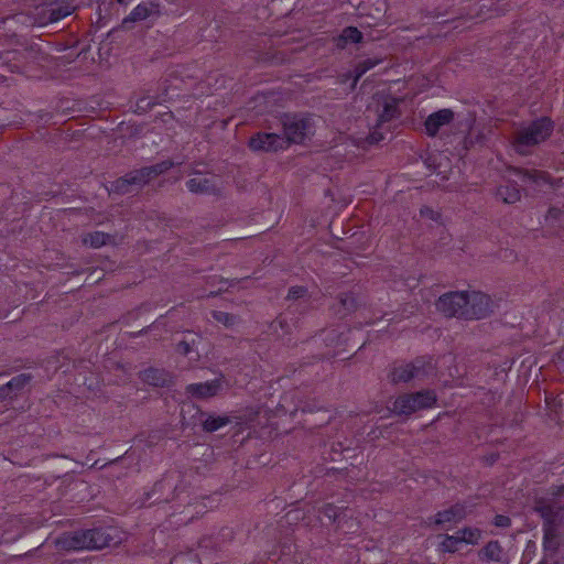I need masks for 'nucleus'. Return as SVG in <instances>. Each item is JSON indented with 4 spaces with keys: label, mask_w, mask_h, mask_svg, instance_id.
<instances>
[{
    "label": "nucleus",
    "mask_w": 564,
    "mask_h": 564,
    "mask_svg": "<svg viewBox=\"0 0 564 564\" xmlns=\"http://www.w3.org/2000/svg\"><path fill=\"white\" fill-rule=\"evenodd\" d=\"M191 177L186 182L187 189L193 194H213L217 195L220 192L216 183V176H204L202 172L194 170L189 173Z\"/></svg>",
    "instance_id": "obj_15"
},
{
    "label": "nucleus",
    "mask_w": 564,
    "mask_h": 564,
    "mask_svg": "<svg viewBox=\"0 0 564 564\" xmlns=\"http://www.w3.org/2000/svg\"><path fill=\"white\" fill-rule=\"evenodd\" d=\"M467 511L465 503L456 502L449 508L438 511L433 517L427 519L429 525L437 528L443 527L445 523H457L466 518Z\"/></svg>",
    "instance_id": "obj_16"
},
{
    "label": "nucleus",
    "mask_w": 564,
    "mask_h": 564,
    "mask_svg": "<svg viewBox=\"0 0 564 564\" xmlns=\"http://www.w3.org/2000/svg\"><path fill=\"white\" fill-rule=\"evenodd\" d=\"M562 215V210L560 208H550L547 213L549 218H558Z\"/></svg>",
    "instance_id": "obj_45"
},
{
    "label": "nucleus",
    "mask_w": 564,
    "mask_h": 564,
    "mask_svg": "<svg viewBox=\"0 0 564 564\" xmlns=\"http://www.w3.org/2000/svg\"><path fill=\"white\" fill-rule=\"evenodd\" d=\"M380 63V59L366 58L360 61L354 68V80L351 83L350 88L355 89L358 80L366 74L369 69L373 68L377 64Z\"/></svg>",
    "instance_id": "obj_30"
},
{
    "label": "nucleus",
    "mask_w": 564,
    "mask_h": 564,
    "mask_svg": "<svg viewBox=\"0 0 564 564\" xmlns=\"http://www.w3.org/2000/svg\"><path fill=\"white\" fill-rule=\"evenodd\" d=\"M468 304L467 291L447 292L438 297L435 303L436 310L446 317L465 319V308Z\"/></svg>",
    "instance_id": "obj_11"
},
{
    "label": "nucleus",
    "mask_w": 564,
    "mask_h": 564,
    "mask_svg": "<svg viewBox=\"0 0 564 564\" xmlns=\"http://www.w3.org/2000/svg\"><path fill=\"white\" fill-rule=\"evenodd\" d=\"M463 543L477 544L481 538V530L478 528L465 527L457 531Z\"/></svg>",
    "instance_id": "obj_33"
},
{
    "label": "nucleus",
    "mask_w": 564,
    "mask_h": 564,
    "mask_svg": "<svg viewBox=\"0 0 564 564\" xmlns=\"http://www.w3.org/2000/svg\"><path fill=\"white\" fill-rule=\"evenodd\" d=\"M199 339L198 335L186 332L184 338L176 344L175 350L183 356H188Z\"/></svg>",
    "instance_id": "obj_28"
},
{
    "label": "nucleus",
    "mask_w": 564,
    "mask_h": 564,
    "mask_svg": "<svg viewBox=\"0 0 564 564\" xmlns=\"http://www.w3.org/2000/svg\"><path fill=\"white\" fill-rule=\"evenodd\" d=\"M436 400V394L433 390L402 393L394 400L392 412L399 416L409 417L416 411L432 408Z\"/></svg>",
    "instance_id": "obj_8"
},
{
    "label": "nucleus",
    "mask_w": 564,
    "mask_h": 564,
    "mask_svg": "<svg viewBox=\"0 0 564 564\" xmlns=\"http://www.w3.org/2000/svg\"><path fill=\"white\" fill-rule=\"evenodd\" d=\"M495 311V303L489 295L482 292H468V304L465 308V319H481Z\"/></svg>",
    "instance_id": "obj_12"
},
{
    "label": "nucleus",
    "mask_w": 564,
    "mask_h": 564,
    "mask_svg": "<svg viewBox=\"0 0 564 564\" xmlns=\"http://www.w3.org/2000/svg\"><path fill=\"white\" fill-rule=\"evenodd\" d=\"M421 215L422 216H426L430 219L435 220V221H437L440 219V217H441V215L437 212H434L430 207L421 208Z\"/></svg>",
    "instance_id": "obj_42"
},
{
    "label": "nucleus",
    "mask_w": 564,
    "mask_h": 564,
    "mask_svg": "<svg viewBox=\"0 0 564 564\" xmlns=\"http://www.w3.org/2000/svg\"><path fill=\"white\" fill-rule=\"evenodd\" d=\"M478 558L482 562H495L500 564H509V557L497 540L489 541L478 551Z\"/></svg>",
    "instance_id": "obj_19"
},
{
    "label": "nucleus",
    "mask_w": 564,
    "mask_h": 564,
    "mask_svg": "<svg viewBox=\"0 0 564 564\" xmlns=\"http://www.w3.org/2000/svg\"><path fill=\"white\" fill-rule=\"evenodd\" d=\"M482 140H484V135L481 133H478L477 135H473L471 133H469L464 139V145L466 149H469V148L474 147L476 143H481Z\"/></svg>",
    "instance_id": "obj_40"
},
{
    "label": "nucleus",
    "mask_w": 564,
    "mask_h": 564,
    "mask_svg": "<svg viewBox=\"0 0 564 564\" xmlns=\"http://www.w3.org/2000/svg\"><path fill=\"white\" fill-rule=\"evenodd\" d=\"M533 511L543 520L544 556L539 564H564V539L560 533L564 522V488L535 498Z\"/></svg>",
    "instance_id": "obj_1"
},
{
    "label": "nucleus",
    "mask_w": 564,
    "mask_h": 564,
    "mask_svg": "<svg viewBox=\"0 0 564 564\" xmlns=\"http://www.w3.org/2000/svg\"><path fill=\"white\" fill-rule=\"evenodd\" d=\"M364 40L362 33L355 26H346L341 33L335 39L336 46L340 50L347 47L348 44L361 43Z\"/></svg>",
    "instance_id": "obj_24"
},
{
    "label": "nucleus",
    "mask_w": 564,
    "mask_h": 564,
    "mask_svg": "<svg viewBox=\"0 0 564 564\" xmlns=\"http://www.w3.org/2000/svg\"><path fill=\"white\" fill-rule=\"evenodd\" d=\"M312 308V297L299 302H291L288 304L285 311L276 317L273 324L279 325L284 334H291L293 329L301 327V317L307 314Z\"/></svg>",
    "instance_id": "obj_10"
},
{
    "label": "nucleus",
    "mask_w": 564,
    "mask_h": 564,
    "mask_svg": "<svg viewBox=\"0 0 564 564\" xmlns=\"http://www.w3.org/2000/svg\"><path fill=\"white\" fill-rule=\"evenodd\" d=\"M455 113L452 109L444 108L431 113L424 121L425 132L429 137H436L438 131L454 120Z\"/></svg>",
    "instance_id": "obj_17"
},
{
    "label": "nucleus",
    "mask_w": 564,
    "mask_h": 564,
    "mask_svg": "<svg viewBox=\"0 0 564 564\" xmlns=\"http://www.w3.org/2000/svg\"><path fill=\"white\" fill-rule=\"evenodd\" d=\"M519 174L522 177V181H530L535 184L541 183H549L552 187L555 186L550 181V175L546 172L543 171H536V170H519Z\"/></svg>",
    "instance_id": "obj_29"
},
{
    "label": "nucleus",
    "mask_w": 564,
    "mask_h": 564,
    "mask_svg": "<svg viewBox=\"0 0 564 564\" xmlns=\"http://www.w3.org/2000/svg\"><path fill=\"white\" fill-rule=\"evenodd\" d=\"M459 535L444 534L443 541L438 544V551L442 553H456L462 544Z\"/></svg>",
    "instance_id": "obj_31"
},
{
    "label": "nucleus",
    "mask_w": 564,
    "mask_h": 564,
    "mask_svg": "<svg viewBox=\"0 0 564 564\" xmlns=\"http://www.w3.org/2000/svg\"><path fill=\"white\" fill-rule=\"evenodd\" d=\"M212 317L226 327H232L238 321L236 315L223 311H213Z\"/></svg>",
    "instance_id": "obj_35"
},
{
    "label": "nucleus",
    "mask_w": 564,
    "mask_h": 564,
    "mask_svg": "<svg viewBox=\"0 0 564 564\" xmlns=\"http://www.w3.org/2000/svg\"><path fill=\"white\" fill-rule=\"evenodd\" d=\"M321 336L326 346L336 347L339 345L341 335L336 329L323 330Z\"/></svg>",
    "instance_id": "obj_37"
},
{
    "label": "nucleus",
    "mask_w": 564,
    "mask_h": 564,
    "mask_svg": "<svg viewBox=\"0 0 564 564\" xmlns=\"http://www.w3.org/2000/svg\"><path fill=\"white\" fill-rule=\"evenodd\" d=\"M117 2L120 3V4H124L126 0H117Z\"/></svg>",
    "instance_id": "obj_47"
},
{
    "label": "nucleus",
    "mask_w": 564,
    "mask_h": 564,
    "mask_svg": "<svg viewBox=\"0 0 564 564\" xmlns=\"http://www.w3.org/2000/svg\"><path fill=\"white\" fill-rule=\"evenodd\" d=\"M151 13L152 9L148 3H140L122 20L121 28L130 30L132 23L145 20Z\"/></svg>",
    "instance_id": "obj_26"
},
{
    "label": "nucleus",
    "mask_w": 564,
    "mask_h": 564,
    "mask_svg": "<svg viewBox=\"0 0 564 564\" xmlns=\"http://www.w3.org/2000/svg\"><path fill=\"white\" fill-rule=\"evenodd\" d=\"M344 78L341 79V83H346L348 79H352L354 80V72H348L347 74H345L343 76Z\"/></svg>",
    "instance_id": "obj_46"
},
{
    "label": "nucleus",
    "mask_w": 564,
    "mask_h": 564,
    "mask_svg": "<svg viewBox=\"0 0 564 564\" xmlns=\"http://www.w3.org/2000/svg\"><path fill=\"white\" fill-rule=\"evenodd\" d=\"M223 383L221 378L206 382L191 383L186 387L185 391L193 398L207 399L217 395L223 388Z\"/></svg>",
    "instance_id": "obj_18"
},
{
    "label": "nucleus",
    "mask_w": 564,
    "mask_h": 564,
    "mask_svg": "<svg viewBox=\"0 0 564 564\" xmlns=\"http://www.w3.org/2000/svg\"><path fill=\"white\" fill-rule=\"evenodd\" d=\"M119 542L118 532L111 527L82 529L63 533L56 546L64 551L100 550Z\"/></svg>",
    "instance_id": "obj_2"
},
{
    "label": "nucleus",
    "mask_w": 564,
    "mask_h": 564,
    "mask_svg": "<svg viewBox=\"0 0 564 564\" xmlns=\"http://www.w3.org/2000/svg\"><path fill=\"white\" fill-rule=\"evenodd\" d=\"M40 50L35 45L8 50L0 53V68L10 73L25 74L32 63L39 61Z\"/></svg>",
    "instance_id": "obj_9"
},
{
    "label": "nucleus",
    "mask_w": 564,
    "mask_h": 564,
    "mask_svg": "<svg viewBox=\"0 0 564 564\" xmlns=\"http://www.w3.org/2000/svg\"><path fill=\"white\" fill-rule=\"evenodd\" d=\"M280 123L283 131L281 135L286 141V148L291 143H303L314 134V120L310 113H283Z\"/></svg>",
    "instance_id": "obj_5"
},
{
    "label": "nucleus",
    "mask_w": 564,
    "mask_h": 564,
    "mask_svg": "<svg viewBox=\"0 0 564 564\" xmlns=\"http://www.w3.org/2000/svg\"><path fill=\"white\" fill-rule=\"evenodd\" d=\"M111 239V236L109 234H105L102 231H94L88 234L84 239L83 242L85 245H88L91 248H100L105 245H107Z\"/></svg>",
    "instance_id": "obj_32"
},
{
    "label": "nucleus",
    "mask_w": 564,
    "mask_h": 564,
    "mask_svg": "<svg viewBox=\"0 0 564 564\" xmlns=\"http://www.w3.org/2000/svg\"><path fill=\"white\" fill-rule=\"evenodd\" d=\"M435 365L430 356H420L408 364L394 365L389 373V379L393 384L406 383L413 379L424 380L434 376Z\"/></svg>",
    "instance_id": "obj_6"
},
{
    "label": "nucleus",
    "mask_w": 564,
    "mask_h": 564,
    "mask_svg": "<svg viewBox=\"0 0 564 564\" xmlns=\"http://www.w3.org/2000/svg\"><path fill=\"white\" fill-rule=\"evenodd\" d=\"M496 196L506 204H514L520 200L521 193L516 182L508 181L497 187Z\"/></svg>",
    "instance_id": "obj_23"
},
{
    "label": "nucleus",
    "mask_w": 564,
    "mask_h": 564,
    "mask_svg": "<svg viewBox=\"0 0 564 564\" xmlns=\"http://www.w3.org/2000/svg\"><path fill=\"white\" fill-rule=\"evenodd\" d=\"M199 421L205 432L212 433L227 425L230 420L227 415H212L206 412H199Z\"/></svg>",
    "instance_id": "obj_25"
},
{
    "label": "nucleus",
    "mask_w": 564,
    "mask_h": 564,
    "mask_svg": "<svg viewBox=\"0 0 564 564\" xmlns=\"http://www.w3.org/2000/svg\"><path fill=\"white\" fill-rule=\"evenodd\" d=\"M554 122L549 117H540L520 127L512 134V145L520 154H527L533 148L545 141L553 132Z\"/></svg>",
    "instance_id": "obj_4"
},
{
    "label": "nucleus",
    "mask_w": 564,
    "mask_h": 564,
    "mask_svg": "<svg viewBox=\"0 0 564 564\" xmlns=\"http://www.w3.org/2000/svg\"><path fill=\"white\" fill-rule=\"evenodd\" d=\"M74 8L68 4L48 3L40 4L33 8L29 13H18L13 19H18L26 25H46L54 23L72 14Z\"/></svg>",
    "instance_id": "obj_7"
},
{
    "label": "nucleus",
    "mask_w": 564,
    "mask_h": 564,
    "mask_svg": "<svg viewBox=\"0 0 564 564\" xmlns=\"http://www.w3.org/2000/svg\"><path fill=\"white\" fill-rule=\"evenodd\" d=\"M360 304V300L354 292H344L338 294L336 303L333 305V310L335 314L340 317H345L346 315L355 312Z\"/></svg>",
    "instance_id": "obj_20"
},
{
    "label": "nucleus",
    "mask_w": 564,
    "mask_h": 564,
    "mask_svg": "<svg viewBox=\"0 0 564 564\" xmlns=\"http://www.w3.org/2000/svg\"><path fill=\"white\" fill-rule=\"evenodd\" d=\"M14 398L11 394L10 390L7 388L6 384L0 387V403L7 402V401H13Z\"/></svg>",
    "instance_id": "obj_41"
},
{
    "label": "nucleus",
    "mask_w": 564,
    "mask_h": 564,
    "mask_svg": "<svg viewBox=\"0 0 564 564\" xmlns=\"http://www.w3.org/2000/svg\"><path fill=\"white\" fill-rule=\"evenodd\" d=\"M248 145L254 152H278L288 149L286 141L275 132H257L249 139Z\"/></svg>",
    "instance_id": "obj_13"
},
{
    "label": "nucleus",
    "mask_w": 564,
    "mask_h": 564,
    "mask_svg": "<svg viewBox=\"0 0 564 564\" xmlns=\"http://www.w3.org/2000/svg\"><path fill=\"white\" fill-rule=\"evenodd\" d=\"M369 142L370 143H378L379 141H381L383 139L382 134L379 133L378 131H373L369 134Z\"/></svg>",
    "instance_id": "obj_44"
},
{
    "label": "nucleus",
    "mask_w": 564,
    "mask_h": 564,
    "mask_svg": "<svg viewBox=\"0 0 564 564\" xmlns=\"http://www.w3.org/2000/svg\"><path fill=\"white\" fill-rule=\"evenodd\" d=\"M140 378L144 383L153 387H169L172 382L170 372L159 368H147L140 372Z\"/></svg>",
    "instance_id": "obj_21"
},
{
    "label": "nucleus",
    "mask_w": 564,
    "mask_h": 564,
    "mask_svg": "<svg viewBox=\"0 0 564 564\" xmlns=\"http://www.w3.org/2000/svg\"><path fill=\"white\" fill-rule=\"evenodd\" d=\"M32 379L33 376L31 373H20L13 377L10 381H8L6 386L10 390L13 398L17 399L20 394H22V392L24 391L26 386L30 384Z\"/></svg>",
    "instance_id": "obj_27"
},
{
    "label": "nucleus",
    "mask_w": 564,
    "mask_h": 564,
    "mask_svg": "<svg viewBox=\"0 0 564 564\" xmlns=\"http://www.w3.org/2000/svg\"><path fill=\"white\" fill-rule=\"evenodd\" d=\"M311 297L312 295L306 286L295 285L289 289L285 301L289 304L291 302H299Z\"/></svg>",
    "instance_id": "obj_34"
},
{
    "label": "nucleus",
    "mask_w": 564,
    "mask_h": 564,
    "mask_svg": "<svg viewBox=\"0 0 564 564\" xmlns=\"http://www.w3.org/2000/svg\"><path fill=\"white\" fill-rule=\"evenodd\" d=\"M401 115L399 109V99L389 98L387 99L381 110L378 112V127H381L386 122H390L393 119L399 118Z\"/></svg>",
    "instance_id": "obj_22"
},
{
    "label": "nucleus",
    "mask_w": 564,
    "mask_h": 564,
    "mask_svg": "<svg viewBox=\"0 0 564 564\" xmlns=\"http://www.w3.org/2000/svg\"><path fill=\"white\" fill-rule=\"evenodd\" d=\"M494 525L497 528H509L511 525V519L505 514H497L492 520Z\"/></svg>",
    "instance_id": "obj_39"
},
{
    "label": "nucleus",
    "mask_w": 564,
    "mask_h": 564,
    "mask_svg": "<svg viewBox=\"0 0 564 564\" xmlns=\"http://www.w3.org/2000/svg\"><path fill=\"white\" fill-rule=\"evenodd\" d=\"M184 487L174 485L170 477L165 476L160 481H156L150 492L147 494V499L150 500L152 497L160 494L154 498L153 502H169L171 500L178 499L183 492Z\"/></svg>",
    "instance_id": "obj_14"
},
{
    "label": "nucleus",
    "mask_w": 564,
    "mask_h": 564,
    "mask_svg": "<svg viewBox=\"0 0 564 564\" xmlns=\"http://www.w3.org/2000/svg\"><path fill=\"white\" fill-rule=\"evenodd\" d=\"M156 101H154L151 97L144 96L138 99L137 107L139 110L148 111L150 110Z\"/></svg>",
    "instance_id": "obj_38"
},
{
    "label": "nucleus",
    "mask_w": 564,
    "mask_h": 564,
    "mask_svg": "<svg viewBox=\"0 0 564 564\" xmlns=\"http://www.w3.org/2000/svg\"><path fill=\"white\" fill-rule=\"evenodd\" d=\"M536 544L533 541H529L523 553L522 560H531L532 554L535 552Z\"/></svg>",
    "instance_id": "obj_43"
},
{
    "label": "nucleus",
    "mask_w": 564,
    "mask_h": 564,
    "mask_svg": "<svg viewBox=\"0 0 564 564\" xmlns=\"http://www.w3.org/2000/svg\"><path fill=\"white\" fill-rule=\"evenodd\" d=\"M323 518H326L330 523L335 522L339 516V508L333 503H325L318 510Z\"/></svg>",
    "instance_id": "obj_36"
},
{
    "label": "nucleus",
    "mask_w": 564,
    "mask_h": 564,
    "mask_svg": "<svg viewBox=\"0 0 564 564\" xmlns=\"http://www.w3.org/2000/svg\"><path fill=\"white\" fill-rule=\"evenodd\" d=\"M174 165V161L164 160L150 166L133 170L111 182L110 192L117 195H126L139 191L150 181L169 171Z\"/></svg>",
    "instance_id": "obj_3"
}]
</instances>
